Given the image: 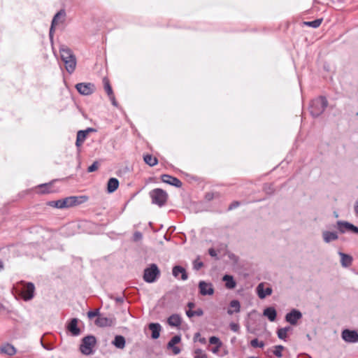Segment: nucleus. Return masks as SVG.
<instances>
[{
    "instance_id": "nucleus-1",
    "label": "nucleus",
    "mask_w": 358,
    "mask_h": 358,
    "mask_svg": "<svg viewBox=\"0 0 358 358\" xmlns=\"http://www.w3.org/2000/svg\"><path fill=\"white\" fill-rule=\"evenodd\" d=\"M15 292L16 297H18L24 301L31 300L35 296V285L31 282H25L21 280L15 287H13Z\"/></svg>"
},
{
    "instance_id": "nucleus-2",
    "label": "nucleus",
    "mask_w": 358,
    "mask_h": 358,
    "mask_svg": "<svg viewBox=\"0 0 358 358\" xmlns=\"http://www.w3.org/2000/svg\"><path fill=\"white\" fill-rule=\"evenodd\" d=\"M61 59L64 64L66 71L71 74L74 72L76 66V57L72 50L64 45L59 47Z\"/></svg>"
},
{
    "instance_id": "nucleus-3",
    "label": "nucleus",
    "mask_w": 358,
    "mask_h": 358,
    "mask_svg": "<svg viewBox=\"0 0 358 358\" xmlns=\"http://www.w3.org/2000/svg\"><path fill=\"white\" fill-rule=\"evenodd\" d=\"M327 106L328 100L327 97L324 96H319L310 102L309 111L310 115L314 118L320 117Z\"/></svg>"
},
{
    "instance_id": "nucleus-4",
    "label": "nucleus",
    "mask_w": 358,
    "mask_h": 358,
    "mask_svg": "<svg viewBox=\"0 0 358 358\" xmlns=\"http://www.w3.org/2000/svg\"><path fill=\"white\" fill-rule=\"evenodd\" d=\"M152 203L162 207L166 205L169 199L168 193L161 188H155L149 192Z\"/></svg>"
},
{
    "instance_id": "nucleus-5",
    "label": "nucleus",
    "mask_w": 358,
    "mask_h": 358,
    "mask_svg": "<svg viewBox=\"0 0 358 358\" xmlns=\"http://www.w3.org/2000/svg\"><path fill=\"white\" fill-rule=\"evenodd\" d=\"M161 271L156 264H151L143 271V279L145 282L153 283L160 277Z\"/></svg>"
},
{
    "instance_id": "nucleus-6",
    "label": "nucleus",
    "mask_w": 358,
    "mask_h": 358,
    "mask_svg": "<svg viewBox=\"0 0 358 358\" xmlns=\"http://www.w3.org/2000/svg\"><path fill=\"white\" fill-rule=\"evenodd\" d=\"M96 344V338L94 335H87L81 339L80 345V351L85 355L93 354V348Z\"/></svg>"
},
{
    "instance_id": "nucleus-7",
    "label": "nucleus",
    "mask_w": 358,
    "mask_h": 358,
    "mask_svg": "<svg viewBox=\"0 0 358 358\" xmlns=\"http://www.w3.org/2000/svg\"><path fill=\"white\" fill-rule=\"evenodd\" d=\"M334 227L340 234L349 232L358 235V227L346 220H338Z\"/></svg>"
},
{
    "instance_id": "nucleus-8",
    "label": "nucleus",
    "mask_w": 358,
    "mask_h": 358,
    "mask_svg": "<svg viewBox=\"0 0 358 358\" xmlns=\"http://www.w3.org/2000/svg\"><path fill=\"white\" fill-rule=\"evenodd\" d=\"M79 320L76 317L69 319L66 323V330L72 336H78L81 334V330L78 327Z\"/></svg>"
},
{
    "instance_id": "nucleus-9",
    "label": "nucleus",
    "mask_w": 358,
    "mask_h": 358,
    "mask_svg": "<svg viewBox=\"0 0 358 358\" xmlns=\"http://www.w3.org/2000/svg\"><path fill=\"white\" fill-rule=\"evenodd\" d=\"M75 87L79 94L84 96L90 95L96 91V87L92 83H79Z\"/></svg>"
},
{
    "instance_id": "nucleus-10",
    "label": "nucleus",
    "mask_w": 358,
    "mask_h": 358,
    "mask_svg": "<svg viewBox=\"0 0 358 358\" xmlns=\"http://www.w3.org/2000/svg\"><path fill=\"white\" fill-rule=\"evenodd\" d=\"M65 178L62 179H53L49 182H45L38 185L36 188L38 189L36 193L38 194H46L55 192L56 191L52 189L53 185L59 180H64Z\"/></svg>"
},
{
    "instance_id": "nucleus-11",
    "label": "nucleus",
    "mask_w": 358,
    "mask_h": 358,
    "mask_svg": "<svg viewBox=\"0 0 358 358\" xmlns=\"http://www.w3.org/2000/svg\"><path fill=\"white\" fill-rule=\"evenodd\" d=\"M302 313L299 310L293 308L285 315V320L291 325L295 326L297 324L298 321L302 318Z\"/></svg>"
},
{
    "instance_id": "nucleus-12",
    "label": "nucleus",
    "mask_w": 358,
    "mask_h": 358,
    "mask_svg": "<svg viewBox=\"0 0 358 358\" xmlns=\"http://www.w3.org/2000/svg\"><path fill=\"white\" fill-rule=\"evenodd\" d=\"M199 293L201 296H212L215 293V289L211 282H207L204 280L199 281L198 284Z\"/></svg>"
},
{
    "instance_id": "nucleus-13",
    "label": "nucleus",
    "mask_w": 358,
    "mask_h": 358,
    "mask_svg": "<svg viewBox=\"0 0 358 358\" xmlns=\"http://www.w3.org/2000/svg\"><path fill=\"white\" fill-rule=\"evenodd\" d=\"M341 337L347 343H355L358 342V332L356 330L345 329L342 331Z\"/></svg>"
},
{
    "instance_id": "nucleus-14",
    "label": "nucleus",
    "mask_w": 358,
    "mask_h": 358,
    "mask_svg": "<svg viewBox=\"0 0 358 358\" xmlns=\"http://www.w3.org/2000/svg\"><path fill=\"white\" fill-rule=\"evenodd\" d=\"M116 322V318L115 317H103L101 315L99 317H97L94 324L99 327H110L115 325Z\"/></svg>"
},
{
    "instance_id": "nucleus-15",
    "label": "nucleus",
    "mask_w": 358,
    "mask_h": 358,
    "mask_svg": "<svg viewBox=\"0 0 358 358\" xmlns=\"http://www.w3.org/2000/svg\"><path fill=\"white\" fill-rule=\"evenodd\" d=\"M256 292L260 299H264L272 294L273 289L271 287H265L264 282H261L257 286Z\"/></svg>"
},
{
    "instance_id": "nucleus-16",
    "label": "nucleus",
    "mask_w": 358,
    "mask_h": 358,
    "mask_svg": "<svg viewBox=\"0 0 358 358\" xmlns=\"http://www.w3.org/2000/svg\"><path fill=\"white\" fill-rule=\"evenodd\" d=\"M161 180L163 182L177 188H180L182 186V182L178 178L169 174H162Z\"/></svg>"
},
{
    "instance_id": "nucleus-17",
    "label": "nucleus",
    "mask_w": 358,
    "mask_h": 358,
    "mask_svg": "<svg viewBox=\"0 0 358 358\" xmlns=\"http://www.w3.org/2000/svg\"><path fill=\"white\" fill-rule=\"evenodd\" d=\"M148 328L151 331V338L156 340L159 338L162 331V326L157 322H151L148 324Z\"/></svg>"
},
{
    "instance_id": "nucleus-18",
    "label": "nucleus",
    "mask_w": 358,
    "mask_h": 358,
    "mask_svg": "<svg viewBox=\"0 0 358 358\" xmlns=\"http://www.w3.org/2000/svg\"><path fill=\"white\" fill-rule=\"evenodd\" d=\"M172 274L175 278H178L179 275L181 274L180 279L182 280H186L188 278V273L186 269L180 265H176L173 267Z\"/></svg>"
},
{
    "instance_id": "nucleus-19",
    "label": "nucleus",
    "mask_w": 358,
    "mask_h": 358,
    "mask_svg": "<svg viewBox=\"0 0 358 358\" xmlns=\"http://www.w3.org/2000/svg\"><path fill=\"white\" fill-rule=\"evenodd\" d=\"M263 315L267 317L270 322H274L277 319L278 313L275 307L269 306L264 309Z\"/></svg>"
},
{
    "instance_id": "nucleus-20",
    "label": "nucleus",
    "mask_w": 358,
    "mask_h": 358,
    "mask_svg": "<svg viewBox=\"0 0 358 358\" xmlns=\"http://www.w3.org/2000/svg\"><path fill=\"white\" fill-rule=\"evenodd\" d=\"M222 280L224 282L225 287L228 289H234L236 288L237 282L234 276L229 274L223 275Z\"/></svg>"
},
{
    "instance_id": "nucleus-21",
    "label": "nucleus",
    "mask_w": 358,
    "mask_h": 358,
    "mask_svg": "<svg viewBox=\"0 0 358 358\" xmlns=\"http://www.w3.org/2000/svg\"><path fill=\"white\" fill-rule=\"evenodd\" d=\"M88 134L84 130H79L77 132L76 146L78 152L80 151V148L85 141L87 139Z\"/></svg>"
},
{
    "instance_id": "nucleus-22",
    "label": "nucleus",
    "mask_w": 358,
    "mask_h": 358,
    "mask_svg": "<svg viewBox=\"0 0 358 358\" xmlns=\"http://www.w3.org/2000/svg\"><path fill=\"white\" fill-rule=\"evenodd\" d=\"M167 323L172 327H180L182 324V319L178 314H172L167 319Z\"/></svg>"
},
{
    "instance_id": "nucleus-23",
    "label": "nucleus",
    "mask_w": 358,
    "mask_h": 358,
    "mask_svg": "<svg viewBox=\"0 0 358 358\" xmlns=\"http://www.w3.org/2000/svg\"><path fill=\"white\" fill-rule=\"evenodd\" d=\"M119 185V180L116 178H110L107 182V193L112 194L115 192L118 189Z\"/></svg>"
},
{
    "instance_id": "nucleus-24",
    "label": "nucleus",
    "mask_w": 358,
    "mask_h": 358,
    "mask_svg": "<svg viewBox=\"0 0 358 358\" xmlns=\"http://www.w3.org/2000/svg\"><path fill=\"white\" fill-rule=\"evenodd\" d=\"M322 238L324 242L329 243L331 241H336L338 239V232L324 231H322Z\"/></svg>"
},
{
    "instance_id": "nucleus-25",
    "label": "nucleus",
    "mask_w": 358,
    "mask_h": 358,
    "mask_svg": "<svg viewBox=\"0 0 358 358\" xmlns=\"http://www.w3.org/2000/svg\"><path fill=\"white\" fill-rule=\"evenodd\" d=\"M71 207H75L83 204L88 201L89 196L86 195L70 196Z\"/></svg>"
},
{
    "instance_id": "nucleus-26",
    "label": "nucleus",
    "mask_w": 358,
    "mask_h": 358,
    "mask_svg": "<svg viewBox=\"0 0 358 358\" xmlns=\"http://www.w3.org/2000/svg\"><path fill=\"white\" fill-rule=\"evenodd\" d=\"M241 311V303L237 299H234L230 301L229 304V308L227 309V313L230 315L234 313H239Z\"/></svg>"
},
{
    "instance_id": "nucleus-27",
    "label": "nucleus",
    "mask_w": 358,
    "mask_h": 358,
    "mask_svg": "<svg viewBox=\"0 0 358 358\" xmlns=\"http://www.w3.org/2000/svg\"><path fill=\"white\" fill-rule=\"evenodd\" d=\"M338 255L341 257V264L343 267L347 268L352 265L353 258L348 254L339 252Z\"/></svg>"
},
{
    "instance_id": "nucleus-28",
    "label": "nucleus",
    "mask_w": 358,
    "mask_h": 358,
    "mask_svg": "<svg viewBox=\"0 0 358 358\" xmlns=\"http://www.w3.org/2000/svg\"><path fill=\"white\" fill-rule=\"evenodd\" d=\"M66 10L64 8L60 9L55 15L53 16L52 21L53 23L59 24L63 23L66 20Z\"/></svg>"
},
{
    "instance_id": "nucleus-29",
    "label": "nucleus",
    "mask_w": 358,
    "mask_h": 358,
    "mask_svg": "<svg viewBox=\"0 0 358 358\" xmlns=\"http://www.w3.org/2000/svg\"><path fill=\"white\" fill-rule=\"evenodd\" d=\"M112 344L117 349H124L126 345V339L122 335H116L112 341Z\"/></svg>"
},
{
    "instance_id": "nucleus-30",
    "label": "nucleus",
    "mask_w": 358,
    "mask_h": 358,
    "mask_svg": "<svg viewBox=\"0 0 358 358\" xmlns=\"http://www.w3.org/2000/svg\"><path fill=\"white\" fill-rule=\"evenodd\" d=\"M0 350L1 353L8 355L9 356L14 355L16 353L15 348L10 343H6L2 345L0 348Z\"/></svg>"
},
{
    "instance_id": "nucleus-31",
    "label": "nucleus",
    "mask_w": 358,
    "mask_h": 358,
    "mask_svg": "<svg viewBox=\"0 0 358 358\" xmlns=\"http://www.w3.org/2000/svg\"><path fill=\"white\" fill-rule=\"evenodd\" d=\"M143 161L147 165L151 167L157 165L159 162L158 159L151 154L143 155Z\"/></svg>"
},
{
    "instance_id": "nucleus-32",
    "label": "nucleus",
    "mask_w": 358,
    "mask_h": 358,
    "mask_svg": "<svg viewBox=\"0 0 358 358\" xmlns=\"http://www.w3.org/2000/svg\"><path fill=\"white\" fill-rule=\"evenodd\" d=\"M103 88L108 96H111L114 94L110 80L108 77L105 76L102 80Z\"/></svg>"
},
{
    "instance_id": "nucleus-33",
    "label": "nucleus",
    "mask_w": 358,
    "mask_h": 358,
    "mask_svg": "<svg viewBox=\"0 0 358 358\" xmlns=\"http://www.w3.org/2000/svg\"><path fill=\"white\" fill-rule=\"evenodd\" d=\"M323 22V18H317L313 21H304L303 22V25L313 27V28H318L322 22Z\"/></svg>"
},
{
    "instance_id": "nucleus-34",
    "label": "nucleus",
    "mask_w": 358,
    "mask_h": 358,
    "mask_svg": "<svg viewBox=\"0 0 358 358\" xmlns=\"http://www.w3.org/2000/svg\"><path fill=\"white\" fill-rule=\"evenodd\" d=\"M203 313H204L203 310L201 308H197L196 310H187L186 311V315L189 318H191L194 316L201 317L203 315Z\"/></svg>"
},
{
    "instance_id": "nucleus-35",
    "label": "nucleus",
    "mask_w": 358,
    "mask_h": 358,
    "mask_svg": "<svg viewBox=\"0 0 358 358\" xmlns=\"http://www.w3.org/2000/svg\"><path fill=\"white\" fill-rule=\"evenodd\" d=\"M263 191L268 195H273L275 189L273 183H264L263 185Z\"/></svg>"
},
{
    "instance_id": "nucleus-36",
    "label": "nucleus",
    "mask_w": 358,
    "mask_h": 358,
    "mask_svg": "<svg viewBox=\"0 0 358 358\" xmlns=\"http://www.w3.org/2000/svg\"><path fill=\"white\" fill-rule=\"evenodd\" d=\"M285 347L282 345H278L274 346L273 355L278 357L281 358L282 357V351L285 350Z\"/></svg>"
},
{
    "instance_id": "nucleus-37",
    "label": "nucleus",
    "mask_w": 358,
    "mask_h": 358,
    "mask_svg": "<svg viewBox=\"0 0 358 358\" xmlns=\"http://www.w3.org/2000/svg\"><path fill=\"white\" fill-rule=\"evenodd\" d=\"M250 345L254 348H263L265 345V343L262 341H259L258 338H255L250 341Z\"/></svg>"
},
{
    "instance_id": "nucleus-38",
    "label": "nucleus",
    "mask_w": 358,
    "mask_h": 358,
    "mask_svg": "<svg viewBox=\"0 0 358 358\" xmlns=\"http://www.w3.org/2000/svg\"><path fill=\"white\" fill-rule=\"evenodd\" d=\"M220 194L219 192H206L204 196V199L207 201H212L214 198H220Z\"/></svg>"
},
{
    "instance_id": "nucleus-39",
    "label": "nucleus",
    "mask_w": 358,
    "mask_h": 358,
    "mask_svg": "<svg viewBox=\"0 0 358 358\" xmlns=\"http://www.w3.org/2000/svg\"><path fill=\"white\" fill-rule=\"evenodd\" d=\"M87 317L90 319V320H92L93 318L94 317H99L101 316V313H100V311H99V308H96V309H94V310H90L87 312Z\"/></svg>"
},
{
    "instance_id": "nucleus-40",
    "label": "nucleus",
    "mask_w": 358,
    "mask_h": 358,
    "mask_svg": "<svg viewBox=\"0 0 358 358\" xmlns=\"http://www.w3.org/2000/svg\"><path fill=\"white\" fill-rule=\"evenodd\" d=\"M209 343L210 345H214L215 346H222L223 345L220 338L215 336H212L209 338Z\"/></svg>"
},
{
    "instance_id": "nucleus-41",
    "label": "nucleus",
    "mask_w": 358,
    "mask_h": 358,
    "mask_svg": "<svg viewBox=\"0 0 358 358\" xmlns=\"http://www.w3.org/2000/svg\"><path fill=\"white\" fill-rule=\"evenodd\" d=\"M181 342V336L180 334L175 335L173 336L171 340L168 342L167 345L168 346L171 345H176L177 344L180 343Z\"/></svg>"
},
{
    "instance_id": "nucleus-42",
    "label": "nucleus",
    "mask_w": 358,
    "mask_h": 358,
    "mask_svg": "<svg viewBox=\"0 0 358 358\" xmlns=\"http://www.w3.org/2000/svg\"><path fill=\"white\" fill-rule=\"evenodd\" d=\"M60 201H61L62 209L71 208L70 196H67L64 199H60Z\"/></svg>"
},
{
    "instance_id": "nucleus-43",
    "label": "nucleus",
    "mask_w": 358,
    "mask_h": 358,
    "mask_svg": "<svg viewBox=\"0 0 358 358\" xmlns=\"http://www.w3.org/2000/svg\"><path fill=\"white\" fill-rule=\"evenodd\" d=\"M199 259L200 257L198 256L197 258L193 261V268L196 271H199L204 266L203 262L200 261Z\"/></svg>"
},
{
    "instance_id": "nucleus-44",
    "label": "nucleus",
    "mask_w": 358,
    "mask_h": 358,
    "mask_svg": "<svg viewBox=\"0 0 358 358\" xmlns=\"http://www.w3.org/2000/svg\"><path fill=\"white\" fill-rule=\"evenodd\" d=\"M46 205L48 206L55 208L62 209L60 199L57 200V201H49L46 203Z\"/></svg>"
},
{
    "instance_id": "nucleus-45",
    "label": "nucleus",
    "mask_w": 358,
    "mask_h": 358,
    "mask_svg": "<svg viewBox=\"0 0 358 358\" xmlns=\"http://www.w3.org/2000/svg\"><path fill=\"white\" fill-rule=\"evenodd\" d=\"M57 25V24H55V23H53L52 22H51V24H50V30H49V38H50V41L51 42V43H53V37H54V34L55 32V27Z\"/></svg>"
},
{
    "instance_id": "nucleus-46",
    "label": "nucleus",
    "mask_w": 358,
    "mask_h": 358,
    "mask_svg": "<svg viewBox=\"0 0 358 358\" xmlns=\"http://www.w3.org/2000/svg\"><path fill=\"white\" fill-rule=\"evenodd\" d=\"M276 333L279 339L286 341L287 334L282 328L278 329Z\"/></svg>"
},
{
    "instance_id": "nucleus-47",
    "label": "nucleus",
    "mask_w": 358,
    "mask_h": 358,
    "mask_svg": "<svg viewBox=\"0 0 358 358\" xmlns=\"http://www.w3.org/2000/svg\"><path fill=\"white\" fill-rule=\"evenodd\" d=\"M99 163L98 161H94L90 166L87 168L88 173H92L96 171L99 169Z\"/></svg>"
},
{
    "instance_id": "nucleus-48",
    "label": "nucleus",
    "mask_w": 358,
    "mask_h": 358,
    "mask_svg": "<svg viewBox=\"0 0 358 358\" xmlns=\"http://www.w3.org/2000/svg\"><path fill=\"white\" fill-rule=\"evenodd\" d=\"M166 348L168 350H171L173 355H176L180 354L181 352V349L179 347H178L176 345H171V346L166 345Z\"/></svg>"
},
{
    "instance_id": "nucleus-49",
    "label": "nucleus",
    "mask_w": 358,
    "mask_h": 358,
    "mask_svg": "<svg viewBox=\"0 0 358 358\" xmlns=\"http://www.w3.org/2000/svg\"><path fill=\"white\" fill-rule=\"evenodd\" d=\"M41 344L42 347L47 350H52L53 349L52 345L51 343H44L43 337L41 338Z\"/></svg>"
},
{
    "instance_id": "nucleus-50",
    "label": "nucleus",
    "mask_w": 358,
    "mask_h": 358,
    "mask_svg": "<svg viewBox=\"0 0 358 358\" xmlns=\"http://www.w3.org/2000/svg\"><path fill=\"white\" fill-rule=\"evenodd\" d=\"M110 298L112 299L115 300L117 303L122 304L124 301V293L123 292H122V296H117V297L111 296Z\"/></svg>"
},
{
    "instance_id": "nucleus-51",
    "label": "nucleus",
    "mask_w": 358,
    "mask_h": 358,
    "mask_svg": "<svg viewBox=\"0 0 358 358\" xmlns=\"http://www.w3.org/2000/svg\"><path fill=\"white\" fill-rule=\"evenodd\" d=\"M229 327H230V329L234 332H237L238 333L239 332V329H240V326L237 323H234V322H231L229 324Z\"/></svg>"
},
{
    "instance_id": "nucleus-52",
    "label": "nucleus",
    "mask_w": 358,
    "mask_h": 358,
    "mask_svg": "<svg viewBox=\"0 0 358 358\" xmlns=\"http://www.w3.org/2000/svg\"><path fill=\"white\" fill-rule=\"evenodd\" d=\"M241 205V202L238 201H234L228 207L227 210L230 211L233 209L238 207Z\"/></svg>"
},
{
    "instance_id": "nucleus-53",
    "label": "nucleus",
    "mask_w": 358,
    "mask_h": 358,
    "mask_svg": "<svg viewBox=\"0 0 358 358\" xmlns=\"http://www.w3.org/2000/svg\"><path fill=\"white\" fill-rule=\"evenodd\" d=\"M142 238H143L142 233L138 231H135L133 234V239L134 241H138L141 240Z\"/></svg>"
},
{
    "instance_id": "nucleus-54",
    "label": "nucleus",
    "mask_w": 358,
    "mask_h": 358,
    "mask_svg": "<svg viewBox=\"0 0 358 358\" xmlns=\"http://www.w3.org/2000/svg\"><path fill=\"white\" fill-rule=\"evenodd\" d=\"M208 254L210 257H216L217 259H218L217 252L213 248H210L208 249Z\"/></svg>"
},
{
    "instance_id": "nucleus-55",
    "label": "nucleus",
    "mask_w": 358,
    "mask_h": 358,
    "mask_svg": "<svg viewBox=\"0 0 358 358\" xmlns=\"http://www.w3.org/2000/svg\"><path fill=\"white\" fill-rule=\"evenodd\" d=\"M108 97H109L110 100L111 101L112 105L114 106L115 107H118L119 104L115 99V94H113V95L108 96Z\"/></svg>"
},
{
    "instance_id": "nucleus-56",
    "label": "nucleus",
    "mask_w": 358,
    "mask_h": 358,
    "mask_svg": "<svg viewBox=\"0 0 358 358\" xmlns=\"http://www.w3.org/2000/svg\"><path fill=\"white\" fill-rule=\"evenodd\" d=\"M194 355H203V354H206L203 350L201 348H196L194 350Z\"/></svg>"
},
{
    "instance_id": "nucleus-57",
    "label": "nucleus",
    "mask_w": 358,
    "mask_h": 358,
    "mask_svg": "<svg viewBox=\"0 0 358 358\" xmlns=\"http://www.w3.org/2000/svg\"><path fill=\"white\" fill-rule=\"evenodd\" d=\"M84 131L89 135L90 133L96 132L97 130L93 127H87L86 129H84Z\"/></svg>"
},
{
    "instance_id": "nucleus-58",
    "label": "nucleus",
    "mask_w": 358,
    "mask_h": 358,
    "mask_svg": "<svg viewBox=\"0 0 358 358\" xmlns=\"http://www.w3.org/2000/svg\"><path fill=\"white\" fill-rule=\"evenodd\" d=\"M222 346H214L213 348H212L211 349V352L213 353V354H217L218 352L220 351V349Z\"/></svg>"
},
{
    "instance_id": "nucleus-59",
    "label": "nucleus",
    "mask_w": 358,
    "mask_h": 358,
    "mask_svg": "<svg viewBox=\"0 0 358 358\" xmlns=\"http://www.w3.org/2000/svg\"><path fill=\"white\" fill-rule=\"evenodd\" d=\"M354 210L356 215H358V199L355 203Z\"/></svg>"
},
{
    "instance_id": "nucleus-60",
    "label": "nucleus",
    "mask_w": 358,
    "mask_h": 358,
    "mask_svg": "<svg viewBox=\"0 0 358 358\" xmlns=\"http://www.w3.org/2000/svg\"><path fill=\"white\" fill-rule=\"evenodd\" d=\"M187 307L189 308V310H192L193 308L195 307V303L194 302H188L187 303Z\"/></svg>"
},
{
    "instance_id": "nucleus-61",
    "label": "nucleus",
    "mask_w": 358,
    "mask_h": 358,
    "mask_svg": "<svg viewBox=\"0 0 358 358\" xmlns=\"http://www.w3.org/2000/svg\"><path fill=\"white\" fill-rule=\"evenodd\" d=\"M201 334L199 332H196L194 335V338H193V340H194V342H196L197 341V338L199 337H200Z\"/></svg>"
},
{
    "instance_id": "nucleus-62",
    "label": "nucleus",
    "mask_w": 358,
    "mask_h": 358,
    "mask_svg": "<svg viewBox=\"0 0 358 358\" xmlns=\"http://www.w3.org/2000/svg\"><path fill=\"white\" fill-rule=\"evenodd\" d=\"M194 358H208L207 354H203L201 355H194Z\"/></svg>"
},
{
    "instance_id": "nucleus-63",
    "label": "nucleus",
    "mask_w": 358,
    "mask_h": 358,
    "mask_svg": "<svg viewBox=\"0 0 358 358\" xmlns=\"http://www.w3.org/2000/svg\"><path fill=\"white\" fill-rule=\"evenodd\" d=\"M198 341L201 344H206V339L204 337H202V338L200 337Z\"/></svg>"
},
{
    "instance_id": "nucleus-64",
    "label": "nucleus",
    "mask_w": 358,
    "mask_h": 358,
    "mask_svg": "<svg viewBox=\"0 0 358 358\" xmlns=\"http://www.w3.org/2000/svg\"><path fill=\"white\" fill-rule=\"evenodd\" d=\"M155 178L154 177H150L147 179L146 180V183H148V182H155Z\"/></svg>"
}]
</instances>
